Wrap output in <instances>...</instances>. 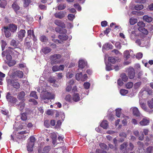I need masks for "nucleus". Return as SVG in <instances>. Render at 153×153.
I'll use <instances>...</instances> for the list:
<instances>
[{"instance_id":"57","label":"nucleus","mask_w":153,"mask_h":153,"mask_svg":"<svg viewBox=\"0 0 153 153\" xmlns=\"http://www.w3.org/2000/svg\"><path fill=\"white\" fill-rule=\"evenodd\" d=\"M143 54L141 53H137L136 56V57L137 59H141L142 57Z\"/></svg>"},{"instance_id":"10","label":"nucleus","mask_w":153,"mask_h":153,"mask_svg":"<svg viewBox=\"0 0 153 153\" xmlns=\"http://www.w3.org/2000/svg\"><path fill=\"white\" fill-rule=\"evenodd\" d=\"M54 56L55 54L50 56V59L51 60V65L56 64L60 63V61L57 60V59Z\"/></svg>"},{"instance_id":"60","label":"nucleus","mask_w":153,"mask_h":153,"mask_svg":"<svg viewBox=\"0 0 153 153\" xmlns=\"http://www.w3.org/2000/svg\"><path fill=\"white\" fill-rule=\"evenodd\" d=\"M100 147L102 149H105L107 148V145L104 143H101L100 144Z\"/></svg>"},{"instance_id":"29","label":"nucleus","mask_w":153,"mask_h":153,"mask_svg":"<svg viewBox=\"0 0 153 153\" xmlns=\"http://www.w3.org/2000/svg\"><path fill=\"white\" fill-rule=\"evenodd\" d=\"M124 57L126 60H128L130 57V55L129 51L126 50V51L123 53Z\"/></svg>"},{"instance_id":"61","label":"nucleus","mask_w":153,"mask_h":153,"mask_svg":"<svg viewBox=\"0 0 153 153\" xmlns=\"http://www.w3.org/2000/svg\"><path fill=\"white\" fill-rule=\"evenodd\" d=\"M44 125L47 128H48L50 126L49 121L48 120H46L44 121Z\"/></svg>"},{"instance_id":"14","label":"nucleus","mask_w":153,"mask_h":153,"mask_svg":"<svg viewBox=\"0 0 153 153\" xmlns=\"http://www.w3.org/2000/svg\"><path fill=\"white\" fill-rule=\"evenodd\" d=\"M3 28L4 29V32L5 36L7 38L11 36V34L9 31L10 30L9 27H4Z\"/></svg>"},{"instance_id":"27","label":"nucleus","mask_w":153,"mask_h":153,"mask_svg":"<svg viewBox=\"0 0 153 153\" xmlns=\"http://www.w3.org/2000/svg\"><path fill=\"white\" fill-rule=\"evenodd\" d=\"M143 19L144 21L147 22H151L152 20V18L149 17L147 15H145L143 17Z\"/></svg>"},{"instance_id":"8","label":"nucleus","mask_w":153,"mask_h":153,"mask_svg":"<svg viewBox=\"0 0 153 153\" xmlns=\"http://www.w3.org/2000/svg\"><path fill=\"white\" fill-rule=\"evenodd\" d=\"M131 110L132 111L133 114L136 117H140L142 115L140 113L137 108L136 107H132L131 108Z\"/></svg>"},{"instance_id":"44","label":"nucleus","mask_w":153,"mask_h":153,"mask_svg":"<svg viewBox=\"0 0 153 153\" xmlns=\"http://www.w3.org/2000/svg\"><path fill=\"white\" fill-rule=\"evenodd\" d=\"M133 85V83L131 82H129L126 85V87L127 88H130L132 87Z\"/></svg>"},{"instance_id":"58","label":"nucleus","mask_w":153,"mask_h":153,"mask_svg":"<svg viewBox=\"0 0 153 153\" xmlns=\"http://www.w3.org/2000/svg\"><path fill=\"white\" fill-rule=\"evenodd\" d=\"M2 45H1V48L2 50H3L5 46L7 45V43L5 42L3 40H2L1 41Z\"/></svg>"},{"instance_id":"59","label":"nucleus","mask_w":153,"mask_h":153,"mask_svg":"<svg viewBox=\"0 0 153 153\" xmlns=\"http://www.w3.org/2000/svg\"><path fill=\"white\" fill-rule=\"evenodd\" d=\"M52 70L54 72L59 71L58 66L55 65L53 66L52 67Z\"/></svg>"},{"instance_id":"40","label":"nucleus","mask_w":153,"mask_h":153,"mask_svg":"<svg viewBox=\"0 0 153 153\" xmlns=\"http://www.w3.org/2000/svg\"><path fill=\"white\" fill-rule=\"evenodd\" d=\"M30 96L31 97H33L36 99L38 98V96L36 94V92L35 91H32L31 92Z\"/></svg>"},{"instance_id":"53","label":"nucleus","mask_w":153,"mask_h":153,"mask_svg":"<svg viewBox=\"0 0 153 153\" xmlns=\"http://www.w3.org/2000/svg\"><path fill=\"white\" fill-rule=\"evenodd\" d=\"M31 45V43L30 42H27L25 43V46L28 49L30 48Z\"/></svg>"},{"instance_id":"38","label":"nucleus","mask_w":153,"mask_h":153,"mask_svg":"<svg viewBox=\"0 0 153 153\" xmlns=\"http://www.w3.org/2000/svg\"><path fill=\"white\" fill-rule=\"evenodd\" d=\"M134 146L131 143H130L129 144V147L128 148V149H127L126 152H124L125 153L128 152L129 150H132L134 148Z\"/></svg>"},{"instance_id":"4","label":"nucleus","mask_w":153,"mask_h":153,"mask_svg":"<svg viewBox=\"0 0 153 153\" xmlns=\"http://www.w3.org/2000/svg\"><path fill=\"white\" fill-rule=\"evenodd\" d=\"M8 85H11L14 88L19 89L20 88V84L17 81L13 79H9L7 80Z\"/></svg>"},{"instance_id":"5","label":"nucleus","mask_w":153,"mask_h":153,"mask_svg":"<svg viewBox=\"0 0 153 153\" xmlns=\"http://www.w3.org/2000/svg\"><path fill=\"white\" fill-rule=\"evenodd\" d=\"M126 71L128 73L129 78L131 79H133L134 77L135 74L134 69L133 67H130L126 69Z\"/></svg>"},{"instance_id":"45","label":"nucleus","mask_w":153,"mask_h":153,"mask_svg":"<svg viewBox=\"0 0 153 153\" xmlns=\"http://www.w3.org/2000/svg\"><path fill=\"white\" fill-rule=\"evenodd\" d=\"M65 100L68 102H71V96L70 94H68L66 96L65 98Z\"/></svg>"},{"instance_id":"15","label":"nucleus","mask_w":153,"mask_h":153,"mask_svg":"<svg viewBox=\"0 0 153 153\" xmlns=\"http://www.w3.org/2000/svg\"><path fill=\"white\" fill-rule=\"evenodd\" d=\"M26 31L25 30L21 29L18 33V37L19 39H22L25 36Z\"/></svg>"},{"instance_id":"35","label":"nucleus","mask_w":153,"mask_h":153,"mask_svg":"<svg viewBox=\"0 0 153 153\" xmlns=\"http://www.w3.org/2000/svg\"><path fill=\"white\" fill-rule=\"evenodd\" d=\"M39 39L42 42H46L48 40V39L47 37L44 35H42L40 36Z\"/></svg>"},{"instance_id":"11","label":"nucleus","mask_w":153,"mask_h":153,"mask_svg":"<svg viewBox=\"0 0 153 153\" xmlns=\"http://www.w3.org/2000/svg\"><path fill=\"white\" fill-rule=\"evenodd\" d=\"M58 38L60 40H58V42L59 43H61V42H63L68 39V37L65 34H62L58 36Z\"/></svg>"},{"instance_id":"54","label":"nucleus","mask_w":153,"mask_h":153,"mask_svg":"<svg viewBox=\"0 0 153 153\" xmlns=\"http://www.w3.org/2000/svg\"><path fill=\"white\" fill-rule=\"evenodd\" d=\"M56 134H54L52 137V139L53 140V144H55L56 143Z\"/></svg>"},{"instance_id":"12","label":"nucleus","mask_w":153,"mask_h":153,"mask_svg":"<svg viewBox=\"0 0 153 153\" xmlns=\"http://www.w3.org/2000/svg\"><path fill=\"white\" fill-rule=\"evenodd\" d=\"M54 23L56 25L62 28L65 27V24L61 20L56 19L54 21Z\"/></svg>"},{"instance_id":"48","label":"nucleus","mask_w":153,"mask_h":153,"mask_svg":"<svg viewBox=\"0 0 153 153\" xmlns=\"http://www.w3.org/2000/svg\"><path fill=\"white\" fill-rule=\"evenodd\" d=\"M30 1V0H24V7H27L29 5Z\"/></svg>"},{"instance_id":"13","label":"nucleus","mask_w":153,"mask_h":153,"mask_svg":"<svg viewBox=\"0 0 153 153\" xmlns=\"http://www.w3.org/2000/svg\"><path fill=\"white\" fill-rule=\"evenodd\" d=\"M23 72L20 71H16L13 73V76L16 77L18 76L19 78H22L23 76Z\"/></svg>"},{"instance_id":"23","label":"nucleus","mask_w":153,"mask_h":153,"mask_svg":"<svg viewBox=\"0 0 153 153\" xmlns=\"http://www.w3.org/2000/svg\"><path fill=\"white\" fill-rule=\"evenodd\" d=\"M117 58L116 57H109L108 58V61L112 64H114L117 60Z\"/></svg>"},{"instance_id":"47","label":"nucleus","mask_w":153,"mask_h":153,"mask_svg":"<svg viewBox=\"0 0 153 153\" xmlns=\"http://www.w3.org/2000/svg\"><path fill=\"white\" fill-rule=\"evenodd\" d=\"M121 113V109L118 108L116 110V115L118 117H120Z\"/></svg>"},{"instance_id":"26","label":"nucleus","mask_w":153,"mask_h":153,"mask_svg":"<svg viewBox=\"0 0 153 153\" xmlns=\"http://www.w3.org/2000/svg\"><path fill=\"white\" fill-rule=\"evenodd\" d=\"M120 77H121L122 81L126 82L128 79V76H127L126 74L125 73H123L120 75Z\"/></svg>"},{"instance_id":"20","label":"nucleus","mask_w":153,"mask_h":153,"mask_svg":"<svg viewBox=\"0 0 153 153\" xmlns=\"http://www.w3.org/2000/svg\"><path fill=\"white\" fill-rule=\"evenodd\" d=\"M10 30L12 32H14L16 31L17 29V26L13 24H10L9 26Z\"/></svg>"},{"instance_id":"7","label":"nucleus","mask_w":153,"mask_h":153,"mask_svg":"<svg viewBox=\"0 0 153 153\" xmlns=\"http://www.w3.org/2000/svg\"><path fill=\"white\" fill-rule=\"evenodd\" d=\"M10 45L14 47V48H13L15 50L16 48L18 49L19 51H21L20 48H19V42L18 41H16L14 39H12L10 43Z\"/></svg>"},{"instance_id":"28","label":"nucleus","mask_w":153,"mask_h":153,"mask_svg":"<svg viewBox=\"0 0 153 153\" xmlns=\"http://www.w3.org/2000/svg\"><path fill=\"white\" fill-rule=\"evenodd\" d=\"M113 45L110 44H105L103 46L102 48L105 50H109L113 48Z\"/></svg>"},{"instance_id":"42","label":"nucleus","mask_w":153,"mask_h":153,"mask_svg":"<svg viewBox=\"0 0 153 153\" xmlns=\"http://www.w3.org/2000/svg\"><path fill=\"white\" fill-rule=\"evenodd\" d=\"M137 20L136 19L131 18L130 19V23L131 25H133L137 22Z\"/></svg>"},{"instance_id":"3","label":"nucleus","mask_w":153,"mask_h":153,"mask_svg":"<svg viewBox=\"0 0 153 153\" xmlns=\"http://www.w3.org/2000/svg\"><path fill=\"white\" fill-rule=\"evenodd\" d=\"M40 97L42 99L44 100H49L53 98L51 97V94L47 91H42L41 92Z\"/></svg>"},{"instance_id":"64","label":"nucleus","mask_w":153,"mask_h":153,"mask_svg":"<svg viewBox=\"0 0 153 153\" xmlns=\"http://www.w3.org/2000/svg\"><path fill=\"white\" fill-rule=\"evenodd\" d=\"M117 84L120 86H122L123 84V82L121 79H119L117 80Z\"/></svg>"},{"instance_id":"31","label":"nucleus","mask_w":153,"mask_h":153,"mask_svg":"<svg viewBox=\"0 0 153 153\" xmlns=\"http://www.w3.org/2000/svg\"><path fill=\"white\" fill-rule=\"evenodd\" d=\"M128 143L127 142H125L120 146V149L121 150H123L124 149H125V151L124 152H126L127 150V147L128 146Z\"/></svg>"},{"instance_id":"56","label":"nucleus","mask_w":153,"mask_h":153,"mask_svg":"<svg viewBox=\"0 0 153 153\" xmlns=\"http://www.w3.org/2000/svg\"><path fill=\"white\" fill-rule=\"evenodd\" d=\"M111 65L110 64H108L106 65V69L107 71H110L112 70V69L111 67Z\"/></svg>"},{"instance_id":"43","label":"nucleus","mask_w":153,"mask_h":153,"mask_svg":"<svg viewBox=\"0 0 153 153\" xmlns=\"http://www.w3.org/2000/svg\"><path fill=\"white\" fill-rule=\"evenodd\" d=\"M137 25L139 27H145L146 24L143 22H139L137 23Z\"/></svg>"},{"instance_id":"51","label":"nucleus","mask_w":153,"mask_h":153,"mask_svg":"<svg viewBox=\"0 0 153 153\" xmlns=\"http://www.w3.org/2000/svg\"><path fill=\"white\" fill-rule=\"evenodd\" d=\"M75 16L73 14H70L68 15V19L71 21H72L75 18Z\"/></svg>"},{"instance_id":"55","label":"nucleus","mask_w":153,"mask_h":153,"mask_svg":"<svg viewBox=\"0 0 153 153\" xmlns=\"http://www.w3.org/2000/svg\"><path fill=\"white\" fill-rule=\"evenodd\" d=\"M90 86V84L88 82H85L84 84V88L86 89H88L89 88Z\"/></svg>"},{"instance_id":"19","label":"nucleus","mask_w":153,"mask_h":153,"mask_svg":"<svg viewBox=\"0 0 153 153\" xmlns=\"http://www.w3.org/2000/svg\"><path fill=\"white\" fill-rule=\"evenodd\" d=\"M54 16L56 18L61 19L65 16V14L63 12L56 13L54 14Z\"/></svg>"},{"instance_id":"17","label":"nucleus","mask_w":153,"mask_h":153,"mask_svg":"<svg viewBox=\"0 0 153 153\" xmlns=\"http://www.w3.org/2000/svg\"><path fill=\"white\" fill-rule=\"evenodd\" d=\"M87 63L83 60H79V61L78 66L82 69L84 68L86 65Z\"/></svg>"},{"instance_id":"2","label":"nucleus","mask_w":153,"mask_h":153,"mask_svg":"<svg viewBox=\"0 0 153 153\" xmlns=\"http://www.w3.org/2000/svg\"><path fill=\"white\" fill-rule=\"evenodd\" d=\"M36 139L33 136H31L30 138V141L27 143V150L28 151L31 152L33 150V147L34 144V142Z\"/></svg>"},{"instance_id":"62","label":"nucleus","mask_w":153,"mask_h":153,"mask_svg":"<svg viewBox=\"0 0 153 153\" xmlns=\"http://www.w3.org/2000/svg\"><path fill=\"white\" fill-rule=\"evenodd\" d=\"M39 7L41 10H46V7L44 5L40 4Z\"/></svg>"},{"instance_id":"37","label":"nucleus","mask_w":153,"mask_h":153,"mask_svg":"<svg viewBox=\"0 0 153 153\" xmlns=\"http://www.w3.org/2000/svg\"><path fill=\"white\" fill-rule=\"evenodd\" d=\"M153 147L150 146L146 148L145 151V153H151L152 151Z\"/></svg>"},{"instance_id":"18","label":"nucleus","mask_w":153,"mask_h":153,"mask_svg":"<svg viewBox=\"0 0 153 153\" xmlns=\"http://www.w3.org/2000/svg\"><path fill=\"white\" fill-rule=\"evenodd\" d=\"M139 123L142 126L147 125L149 123V120L146 118H143L142 120Z\"/></svg>"},{"instance_id":"34","label":"nucleus","mask_w":153,"mask_h":153,"mask_svg":"<svg viewBox=\"0 0 153 153\" xmlns=\"http://www.w3.org/2000/svg\"><path fill=\"white\" fill-rule=\"evenodd\" d=\"M149 107L151 109L153 108V98L147 102Z\"/></svg>"},{"instance_id":"9","label":"nucleus","mask_w":153,"mask_h":153,"mask_svg":"<svg viewBox=\"0 0 153 153\" xmlns=\"http://www.w3.org/2000/svg\"><path fill=\"white\" fill-rule=\"evenodd\" d=\"M50 149V146H48L45 147L42 150L41 148H39L38 152L39 153H48Z\"/></svg>"},{"instance_id":"30","label":"nucleus","mask_w":153,"mask_h":153,"mask_svg":"<svg viewBox=\"0 0 153 153\" xmlns=\"http://www.w3.org/2000/svg\"><path fill=\"white\" fill-rule=\"evenodd\" d=\"M138 30L144 34L147 35L148 33V30L144 27H139L138 28Z\"/></svg>"},{"instance_id":"16","label":"nucleus","mask_w":153,"mask_h":153,"mask_svg":"<svg viewBox=\"0 0 153 153\" xmlns=\"http://www.w3.org/2000/svg\"><path fill=\"white\" fill-rule=\"evenodd\" d=\"M52 50L51 48L46 47L43 48L41 50L42 52L45 54H47L50 52Z\"/></svg>"},{"instance_id":"50","label":"nucleus","mask_w":153,"mask_h":153,"mask_svg":"<svg viewBox=\"0 0 153 153\" xmlns=\"http://www.w3.org/2000/svg\"><path fill=\"white\" fill-rule=\"evenodd\" d=\"M82 73L81 72L77 73L76 75V79L78 80H79L80 78L82 76Z\"/></svg>"},{"instance_id":"39","label":"nucleus","mask_w":153,"mask_h":153,"mask_svg":"<svg viewBox=\"0 0 153 153\" xmlns=\"http://www.w3.org/2000/svg\"><path fill=\"white\" fill-rule=\"evenodd\" d=\"M143 8V5L142 4H137L135 5L134 7V8L137 10H141Z\"/></svg>"},{"instance_id":"6","label":"nucleus","mask_w":153,"mask_h":153,"mask_svg":"<svg viewBox=\"0 0 153 153\" xmlns=\"http://www.w3.org/2000/svg\"><path fill=\"white\" fill-rule=\"evenodd\" d=\"M6 98L8 101L12 103H16L17 101V99L11 96L10 92L7 93Z\"/></svg>"},{"instance_id":"41","label":"nucleus","mask_w":153,"mask_h":153,"mask_svg":"<svg viewBox=\"0 0 153 153\" xmlns=\"http://www.w3.org/2000/svg\"><path fill=\"white\" fill-rule=\"evenodd\" d=\"M120 92L122 95L124 96L128 93V91L125 89H121L120 90Z\"/></svg>"},{"instance_id":"46","label":"nucleus","mask_w":153,"mask_h":153,"mask_svg":"<svg viewBox=\"0 0 153 153\" xmlns=\"http://www.w3.org/2000/svg\"><path fill=\"white\" fill-rule=\"evenodd\" d=\"M21 118L22 120L24 121L26 120L27 119L26 113H22L21 114Z\"/></svg>"},{"instance_id":"24","label":"nucleus","mask_w":153,"mask_h":153,"mask_svg":"<svg viewBox=\"0 0 153 153\" xmlns=\"http://www.w3.org/2000/svg\"><path fill=\"white\" fill-rule=\"evenodd\" d=\"M73 99L76 102L79 101L80 100L79 94L78 93L74 94L73 95Z\"/></svg>"},{"instance_id":"1","label":"nucleus","mask_w":153,"mask_h":153,"mask_svg":"<svg viewBox=\"0 0 153 153\" xmlns=\"http://www.w3.org/2000/svg\"><path fill=\"white\" fill-rule=\"evenodd\" d=\"M15 52L19 53L18 51L14 50L13 48H12L10 47H9L7 48L5 51V53H6L7 61H9L12 59V57L10 54H12L13 53H14Z\"/></svg>"},{"instance_id":"36","label":"nucleus","mask_w":153,"mask_h":153,"mask_svg":"<svg viewBox=\"0 0 153 153\" xmlns=\"http://www.w3.org/2000/svg\"><path fill=\"white\" fill-rule=\"evenodd\" d=\"M7 4L6 1H0V7L2 8H4Z\"/></svg>"},{"instance_id":"21","label":"nucleus","mask_w":153,"mask_h":153,"mask_svg":"<svg viewBox=\"0 0 153 153\" xmlns=\"http://www.w3.org/2000/svg\"><path fill=\"white\" fill-rule=\"evenodd\" d=\"M12 7L15 11H16L19 10L20 7L18 5L16 1L14 2L12 4Z\"/></svg>"},{"instance_id":"22","label":"nucleus","mask_w":153,"mask_h":153,"mask_svg":"<svg viewBox=\"0 0 153 153\" xmlns=\"http://www.w3.org/2000/svg\"><path fill=\"white\" fill-rule=\"evenodd\" d=\"M100 126L103 128L107 129L108 126V122L106 120H103L101 123Z\"/></svg>"},{"instance_id":"63","label":"nucleus","mask_w":153,"mask_h":153,"mask_svg":"<svg viewBox=\"0 0 153 153\" xmlns=\"http://www.w3.org/2000/svg\"><path fill=\"white\" fill-rule=\"evenodd\" d=\"M56 81V80L54 78L50 77L49 79V81L51 83H54Z\"/></svg>"},{"instance_id":"32","label":"nucleus","mask_w":153,"mask_h":153,"mask_svg":"<svg viewBox=\"0 0 153 153\" xmlns=\"http://www.w3.org/2000/svg\"><path fill=\"white\" fill-rule=\"evenodd\" d=\"M25 103L23 102H20L18 105V108L21 111L25 108Z\"/></svg>"},{"instance_id":"33","label":"nucleus","mask_w":153,"mask_h":153,"mask_svg":"<svg viewBox=\"0 0 153 153\" xmlns=\"http://www.w3.org/2000/svg\"><path fill=\"white\" fill-rule=\"evenodd\" d=\"M6 63L10 67L16 64V62L12 59L9 61H6Z\"/></svg>"},{"instance_id":"49","label":"nucleus","mask_w":153,"mask_h":153,"mask_svg":"<svg viewBox=\"0 0 153 153\" xmlns=\"http://www.w3.org/2000/svg\"><path fill=\"white\" fill-rule=\"evenodd\" d=\"M66 7L65 4H60L58 7V9L59 10H62L64 9Z\"/></svg>"},{"instance_id":"25","label":"nucleus","mask_w":153,"mask_h":153,"mask_svg":"<svg viewBox=\"0 0 153 153\" xmlns=\"http://www.w3.org/2000/svg\"><path fill=\"white\" fill-rule=\"evenodd\" d=\"M25 95V92L24 91H21L19 93L17 98L19 100H23Z\"/></svg>"},{"instance_id":"52","label":"nucleus","mask_w":153,"mask_h":153,"mask_svg":"<svg viewBox=\"0 0 153 153\" xmlns=\"http://www.w3.org/2000/svg\"><path fill=\"white\" fill-rule=\"evenodd\" d=\"M141 106L142 108L145 111H148V108L147 107L145 104L144 103H142L141 104Z\"/></svg>"}]
</instances>
